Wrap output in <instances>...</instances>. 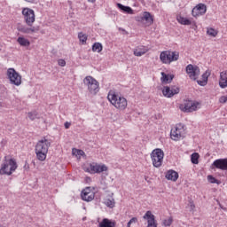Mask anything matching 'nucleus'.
I'll return each instance as SVG.
<instances>
[{"mask_svg": "<svg viewBox=\"0 0 227 227\" xmlns=\"http://www.w3.org/2000/svg\"><path fill=\"white\" fill-rule=\"evenodd\" d=\"M47 152H43V151H35V154H36V159L38 160L43 161L47 159Z\"/></svg>", "mask_w": 227, "mask_h": 227, "instance_id": "obj_28", "label": "nucleus"}, {"mask_svg": "<svg viewBox=\"0 0 227 227\" xmlns=\"http://www.w3.org/2000/svg\"><path fill=\"white\" fill-rule=\"evenodd\" d=\"M137 20L138 22H144L145 20L147 26H152L153 24V16L148 12H145L143 16L140 18H137Z\"/></svg>", "mask_w": 227, "mask_h": 227, "instance_id": "obj_17", "label": "nucleus"}, {"mask_svg": "<svg viewBox=\"0 0 227 227\" xmlns=\"http://www.w3.org/2000/svg\"><path fill=\"white\" fill-rule=\"evenodd\" d=\"M143 219H146L147 227H157V223H155V215L152 214V211H146Z\"/></svg>", "mask_w": 227, "mask_h": 227, "instance_id": "obj_16", "label": "nucleus"}, {"mask_svg": "<svg viewBox=\"0 0 227 227\" xmlns=\"http://www.w3.org/2000/svg\"><path fill=\"white\" fill-rule=\"evenodd\" d=\"M83 82L86 86H88L90 93H93L94 95L98 93V82L95 78L92 76H86Z\"/></svg>", "mask_w": 227, "mask_h": 227, "instance_id": "obj_6", "label": "nucleus"}, {"mask_svg": "<svg viewBox=\"0 0 227 227\" xmlns=\"http://www.w3.org/2000/svg\"><path fill=\"white\" fill-rule=\"evenodd\" d=\"M97 173H104V171H107V166L106 165H98L97 167Z\"/></svg>", "mask_w": 227, "mask_h": 227, "instance_id": "obj_34", "label": "nucleus"}, {"mask_svg": "<svg viewBox=\"0 0 227 227\" xmlns=\"http://www.w3.org/2000/svg\"><path fill=\"white\" fill-rule=\"evenodd\" d=\"M114 199H113V197L105 200V205H106L109 208H114Z\"/></svg>", "mask_w": 227, "mask_h": 227, "instance_id": "obj_32", "label": "nucleus"}, {"mask_svg": "<svg viewBox=\"0 0 227 227\" xmlns=\"http://www.w3.org/2000/svg\"><path fill=\"white\" fill-rule=\"evenodd\" d=\"M70 125H72V123L67 121V122H65L64 127H65V129H70Z\"/></svg>", "mask_w": 227, "mask_h": 227, "instance_id": "obj_44", "label": "nucleus"}, {"mask_svg": "<svg viewBox=\"0 0 227 227\" xmlns=\"http://www.w3.org/2000/svg\"><path fill=\"white\" fill-rule=\"evenodd\" d=\"M78 38H79L80 42H82V43H86V40H88V36H86V35H84L82 33L78 34Z\"/></svg>", "mask_w": 227, "mask_h": 227, "instance_id": "obj_37", "label": "nucleus"}, {"mask_svg": "<svg viewBox=\"0 0 227 227\" xmlns=\"http://www.w3.org/2000/svg\"><path fill=\"white\" fill-rule=\"evenodd\" d=\"M177 22H179V24H182L183 26H191V24H192V21H191V20L183 16H177Z\"/></svg>", "mask_w": 227, "mask_h": 227, "instance_id": "obj_27", "label": "nucleus"}, {"mask_svg": "<svg viewBox=\"0 0 227 227\" xmlns=\"http://www.w3.org/2000/svg\"><path fill=\"white\" fill-rule=\"evenodd\" d=\"M199 106L200 103L198 101L185 99L184 101V107L181 109L184 113H194V111H197Z\"/></svg>", "mask_w": 227, "mask_h": 227, "instance_id": "obj_9", "label": "nucleus"}, {"mask_svg": "<svg viewBox=\"0 0 227 227\" xmlns=\"http://www.w3.org/2000/svg\"><path fill=\"white\" fill-rule=\"evenodd\" d=\"M147 52L148 48H146V46H138L133 51L134 56H137V58L144 56V54H146Z\"/></svg>", "mask_w": 227, "mask_h": 227, "instance_id": "obj_21", "label": "nucleus"}, {"mask_svg": "<svg viewBox=\"0 0 227 227\" xmlns=\"http://www.w3.org/2000/svg\"><path fill=\"white\" fill-rule=\"evenodd\" d=\"M202 79L203 81H206V82L208 81V75H207V73L202 74Z\"/></svg>", "mask_w": 227, "mask_h": 227, "instance_id": "obj_43", "label": "nucleus"}, {"mask_svg": "<svg viewBox=\"0 0 227 227\" xmlns=\"http://www.w3.org/2000/svg\"><path fill=\"white\" fill-rule=\"evenodd\" d=\"M117 8H119L121 12H123V13H128V15H134V10H132L130 6H126L120 3H117Z\"/></svg>", "mask_w": 227, "mask_h": 227, "instance_id": "obj_22", "label": "nucleus"}, {"mask_svg": "<svg viewBox=\"0 0 227 227\" xmlns=\"http://www.w3.org/2000/svg\"><path fill=\"white\" fill-rule=\"evenodd\" d=\"M18 31H20V33H24L25 35H31L32 33H35L36 32V28L35 27H27L24 25H19L17 27Z\"/></svg>", "mask_w": 227, "mask_h": 227, "instance_id": "obj_18", "label": "nucleus"}, {"mask_svg": "<svg viewBox=\"0 0 227 227\" xmlns=\"http://www.w3.org/2000/svg\"><path fill=\"white\" fill-rule=\"evenodd\" d=\"M219 102H220V104H226V102H227V96L220 97Z\"/></svg>", "mask_w": 227, "mask_h": 227, "instance_id": "obj_41", "label": "nucleus"}, {"mask_svg": "<svg viewBox=\"0 0 227 227\" xmlns=\"http://www.w3.org/2000/svg\"><path fill=\"white\" fill-rule=\"evenodd\" d=\"M24 168L25 169H29V164L26 163L25 166H24Z\"/></svg>", "mask_w": 227, "mask_h": 227, "instance_id": "obj_46", "label": "nucleus"}, {"mask_svg": "<svg viewBox=\"0 0 227 227\" xmlns=\"http://www.w3.org/2000/svg\"><path fill=\"white\" fill-rule=\"evenodd\" d=\"M178 172L173 169L167 171L165 174V178H167V180H171L172 182H176V180H178Z\"/></svg>", "mask_w": 227, "mask_h": 227, "instance_id": "obj_19", "label": "nucleus"}, {"mask_svg": "<svg viewBox=\"0 0 227 227\" xmlns=\"http://www.w3.org/2000/svg\"><path fill=\"white\" fill-rule=\"evenodd\" d=\"M51 147V141L47 140V138L43 137L39 140L35 145V152H46L49 153V148Z\"/></svg>", "mask_w": 227, "mask_h": 227, "instance_id": "obj_11", "label": "nucleus"}, {"mask_svg": "<svg viewBox=\"0 0 227 227\" xmlns=\"http://www.w3.org/2000/svg\"><path fill=\"white\" fill-rule=\"evenodd\" d=\"M107 98L116 109H120L121 111L127 109V98L121 97L113 91L108 93Z\"/></svg>", "mask_w": 227, "mask_h": 227, "instance_id": "obj_2", "label": "nucleus"}, {"mask_svg": "<svg viewBox=\"0 0 227 227\" xmlns=\"http://www.w3.org/2000/svg\"><path fill=\"white\" fill-rule=\"evenodd\" d=\"M151 159L154 168H160L164 160V151L160 148L154 149L151 153Z\"/></svg>", "mask_w": 227, "mask_h": 227, "instance_id": "obj_4", "label": "nucleus"}, {"mask_svg": "<svg viewBox=\"0 0 227 227\" xmlns=\"http://www.w3.org/2000/svg\"><path fill=\"white\" fill-rule=\"evenodd\" d=\"M17 168L18 165L15 160L12 158L8 160V156H4V162L0 168V175H7V176H10L13 174V171H15Z\"/></svg>", "mask_w": 227, "mask_h": 227, "instance_id": "obj_1", "label": "nucleus"}, {"mask_svg": "<svg viewBox=\"0 0 227 227\" xmlns=\"http://www.w3.org/2000/svg\"><path fill=\"white\" fill-rule=\"evenodd\" d=\"M99 227H116V222H113L109 220L108 218H104L99 223Z\"/></svg>", "mask_w": 227, "mask_h": 227, "instance_id": "obj_23", "label": "nucleus"}, {"mask_svg": "<svg viewBox=\"0 0 227 227\" xmlns=\"http://www.w3.org/2000/svg\"><path fill=\"white\" fill-rule=\"evenodd\" d=\"M192 164H200V153H193L191 156Z\"/></svg>", "mask_w": 227, "mask_h": 227, "instance_id": "obj_29", "label": "nucleus"}, {"mask_svg": "<svg viewBox=\"0 0 227 227\" xmlns=\"http://www.w3.org/2000/svg\"><path fill=\"white\" fill-rule=\"evenodd\" d=\"M191 208H194V204H191Z\"/></svg>", "mask_w": 227, "mask_h": 227, "instance_id": "obj_49", "label": "nucleus"}, {"mask_svg": "<svg viewBox=\"0 0 227 227\" xmlns=\"http://www.w3.org/2000/svg\"><path fill=\"white\" fill-rule=\"evenodd\" d=\"M28 118L29 120H31L32 121H35V120H38V112L36 111H34V112H29L28 113Z\"/></svg>", "mask_w": 227, "mask_h": 227, "instance_id": "obj_33", "label": "nucleus"}, {"mask_svg": "<svg viewBox=\"0 0 227 227\" xmlns=\"http://www.w3.org/2000/svg\"><path fill=\"white\" fill-rule=\"evenodd\" d=\"M73 155H84V151L74 149L73 150Z\"/></svg>", "mask_w": 227, "mask_h": 227, "instance_id": "obj_39", "label": "nucleus"}, {"mask_svg": "<svg viewBox=\"0 0 227 227\" xmlns=\"http://www.w3.org/2000/svg\"><path fill=\"white\" fill-rule=\"evenodd\" d=\"M22 15H24V20L27 25H28L29 27H32L33 24H35V11L33 9H29V8H24L22 10Z\"/></svg>", "mask_w": 227, "mask_h": 227, "instance_id": "obj_8", "label": "nucleus"}, {"mask_svg": "<svg viewBox=\"0 0 227 227\" xmlns=\"http://www.w3.org/2000/svg\"><path fill=\"white\" fill-rule=\"evenodd\" d=\"M163 226H171L173 224V217H168V219L163 220L162 222Z\"/></svg>", "mask_w": 227, "mask_h": 227, "instance_id": "obj_36", "label": "nucleus"}, {"mask_svg": "<svg viewBox=\"0 0 227 227\" xmlns=\"http://www.w3.org/2000/svg\"><path fill=\"white\" fill-rule=\"evenodd\" d=\"M173 79H175V75L167 74L166 73L161 72V82H163L165 84H169V82H171V81H173Z\"/></svg>", "mask_w": 227, "mask_h": 227, "instance_id": "obj_24", "label": "nucleus"}, {"mask_svg": "<svg viewBox=\"0 0 227 227\" xmlns=\"http://www.w3.org/2000/svg\"><path fill=\"white\" fill-rule=\"evenodd\" d=\"M162 93L164 97H167L168 98H171L174 95H178L180 93V88L178 87H164Z\"/></svg>", "mask_w": 227, "mask_h": 227, "instance_id": "obj_14", "label": "nucleus"}, {"mask_svg": "<svg viewBox=\"0 0 227 227\" xmlns=\"http://www.w3.org/2000/svg\"><path fill=\"white\" fill-rule=\"evenodd\" d=\"M180 54L176 51H164L160 54V59L165 65H169L173 61H178Z\"/></svg>", "mask_w": 227, "mask_h": 227, "instance_id": "obj_3", "label": "nucleus"}, {"mask_svg": "<svg viewBox=\"0 0 227 227\" xmlns=\"http://www.w3.org/2000/svg\"><path fill=\"white\" fill-rule=\"evenodd\" d=\"M120 31H122L124 35H129V32H127L124 28H119Z\"/></svg>", "mask_w": 227, "mask_h": 227, "instance_id": "obj_45", "label": "nucleus"}, {"mask_svg": "<svg viewBox=\"0 0 227 227\" xmlns=\"http://www.w3.org/2000/svg\"><path fill=\"white\" fill-rule=\"evenodd\" d=\"M98 163L93 162L89 165V168H85V171L87 173H90V175H95L97 173V168Z\"/></svg>", "mask_w": 227, "mask_h": 227, "instance_id": "obj_25", "label": "nucleus"}, {"mask_svg": "<svg viewBox=\"0 0 227 227\" xmlns=\"http://www.w3.org/2000/svg\"><path fill=\"white\" fill-rule=\"evenodd\" d=\"M207 13V5L205 4H199L192 10V17H200Z\"/></svg>", "mask_w": 227, "mask_h": 227, "instance_id": "obj_13", "label": "nucleus"}, {"mask_svg": "<svg viewBox=\"0 0 227 227\" xmlns=\"http://www.w3.org/2000/svg\"><path fill=\"white\" fill-rule=\"evenodd\" d=\"M97 0H88L89 3H96Z\"/></svg>", "mask_w": 227, "mask_h": 227, "instance_id": "obj_48", "label": "nucleus"}, {"mask_svg": "<svg viewBox=\"0 0 227 227\" xmlns=\"http://www.w3.org/2000/svg\"><path fill=\"white\" fill-rule=\"evenodd\" d=\"M219 86L222 89L227 88V70L220 73Z\"/></svg>", "mask_w": 227, "mask_h": 227, "instance_id": "obj_20", "label": "nucleus"}, {"mask_svg": "<svg viewBox=\"0 0 227 227\" xmlns=\"http://www.w3.org/2000/svg\"><path fill=\"white\" fill-rule=\"evenodd\" d=\"M197 82L200 86H207V80H198Z\"/></svg>", "mask_w": 227, "mask_h": 227, "instance_id": "obj_42", "label": "nucleus"}, {"mask_svg": "<svg viewBox=\"0 0 227 227\" xmlns=\"http://www.w3.org/2000/svg\"><path fill=\"white\" fill-rule=\"evenodd\" d=\"M0 161H1V158H0Z\"/></svg>", "mask_w": 227, "mask_h": 227, "instance_id": "obj_50", "label": "nucleus"}, {"mask_svg": "<svg viewBox=\"0 0 227 227\" xmlns=\"http://www.w3.org/2000/svg\"><path fill=\"white\" fill-rule=\"evenodd\" d=\"M207 182H209V184H216L217 185H221V181L217 180L212 175L207 176Z\"/></svg>", "mask_w": 227, "mask_h": 227, "instance_id": "obj_31", "label": "nucleus"}, {"mask_svg": "<svg viewBox=\"0 0 227 227\" xmlns=\"http://www.w3.org/2000/svg\"><path fill=\"white\" fill-rule=\"evenodd\" d=\"M186 73L189 74L190 79L196 81L200 76V67L190 64L186 67Z\"/></svg>", "mask_w": 227, "mask_h": 227, "instance_id": "obj_12", "label": "nucleus"}, {"mask_svg": "<svg viewBox=\"0 0 227 227\" xmlns=\"http://www.w3.org/2000/svg\"><path fill=\"white\" fill-rule=\"evenodd\" d=\"M207 35H208V36L215 37V36H217V32L214 28H207Z\"/></svg>", "mask_w": 227, "mask_h": 227, "instance_id": "obj_35", "label": "nucleus"}, {"mask_svg": "<svg viewBox=\"0 0 227 227\" xmlns=\"http://www.w3.org/2000/svg\"><path fill=\"white\" fill-rule=\"evenodd\" d=\"M102 49H103V46H102V43H95L92 45L93 52H102Z\"/></svg>", "mask_w": 227, "mask_h": 227, "instance_id": "obj_30", "label": "nucleus"}, {"mask_svg": "<svg viewBox=\"0 0 227 227\" xmlns=\"http://www.w3.org/2000/svg\"><path fill=\"white\" fill-rule=\"evenodd\" d=\"M184 132H185V125L179 123L176 128L175 130H171L170 137L173 141H179L184 137Z\"/></svg>", "mask_w": 227, "mask_h": 227, "instance_id": "obj_7", "label": "nucleus"}, {"mask_svg": "<svg viewBox=\"0 0 227 227\" xmlns=\"http://www.w3.org/2000/svg\"><path fill=\"white\" fill-rule=\"evenodd\" d=\"M7 76L11 84H14V86H20L22 84V76L16 72L15 68H9L7 70Z\"/></svg>", "mask_w": 227, "mask_h": 227, "instance_id": "obj_5", "label": "nucleus"}, {"mask_svg": "<svg viewBox=\"0 0 227 227\" xmlns=\"http://www.w3.org/2000/svg\"><path fill=\"white\" fill-rule=\"evenodd\" d=\"M137 223V217H132L127 223V227H130L131 224H136Z\"/></svg>", "mask_w": 227, "mask_h": 227, "instance_id": "obj_38", "label": "nucleus"}, {"mask_svg": "<svg viewBox=\"0 0 227 227\" xmlns=\"http://www.w3.org/2000/svg\"><path fill=\"white\" fill-rule=\"evenodd\" d=\"M17 42L21 47H29V45H31V42L26 39V37L20 36L18 37Z\"/></svg>", "mask_w": 227, "mask_h": 227, "instance_id": "obj_26", "label": "nucleus"}, {"mask_svg": "<svg viewBox=\"0 0 227 227\" xmlns=\"http://www.w3.org/2000/svg\"><path fill=\"white\" fill-rule=\"evenodd\" d=\"M58 65L59 67H66L67 66V61H65V59H60L58 60Z\"/></svg>", "mask_w": 227, "mask_h": 227, "instance_id": "obj_40", "label": "nucleus"}, {"mask_svg": "<svg viewBox=\"0 0 227 227\" xmlns=\"http://www.w3.org/2000/svg\"><path fill=\"white\" fill-rule=\"evenodd\" d=\"M93 189L94 188H91V186H88L82 191L81 198L83 201L90 203V201H93L95 200V192H93Z\"/></svg>", "mask_w": 227, "mask_h": 227, "instance_id": "obj_10", "label": "nucleus"}, {"mask_svg": "<svg viewBox=\"0 0 227 227\" xmlns=\"http://www.w3.org/2000/svg\"><path fill=\"white\" fill-rule=\"evenodd\" d=\"M212 166L216 168V169H221L222 171H227V158L215 160Z\"/></svg>", "mask_w": 227, "mask_h": 227, "instance_id": "obj_15", "label": "nucleus"}, {"mask_svg": "<svg viewBox=\"0 0 227 227\" xmlns=\"http://www.w3.org/2000/svg\"><path fill=\"white\" fill-rule=\"evenodd\" d=\"M25 1H27V3H35V1L36 0H25Z\"/></svg>", "mask_w": 227, "mask_h": 227, "instance_id": "obj_47", "label": "nucleus"}]
</instances>
